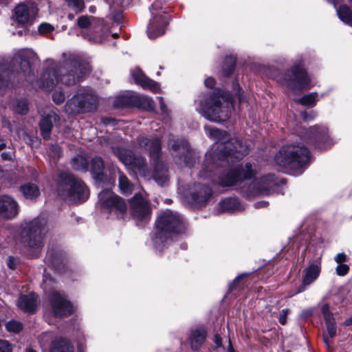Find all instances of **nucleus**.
Segmentation results:
<instances>
[{
	"label": "nucleus",
	"mask_w": 352,
	"mask_h": 352,
	"mask_svg": "<svg viewBox=\"0 0 352 352\" xmlns=\"http://www.w3.org/2000/svg\"><path fill=\"white\" fill-rule=\"evenodd\" d=\"M118 182L120 190L122 194L129 195L132 192L133 185L125 175L120 174Z\"/></svg>",
	"instance_id": "33"
},
{
	"label": "nucleus",
	"mask_w": 352,
	"mask_h": 352,
	"mask_svg": "<svg viewBox=\"0 0 352 352\" xmlns=\"http://www.w3.org/2000/svg\"><path fill=\"white\" fill-rule=\"evenodd\" d=\"M122 15L120 11H118L116 13H115L111 17V19L117 23H119L122 21Z\"/></svg>",
	"instance_id": "54"
},
{
	"label": "nucleus",
	"mask_w": 352,
	"mask_h": 352,
	"mask_svg": "<svg viewBox=\"0 0 352 352\" xmlns=\"http://www.w3.org/2000/svg\"><path fill=\"white\" fill-rule=\"evenodd\" d=\"M114 153L118 159L135 174L143 177L147 176L148 168L144 157L134 155L131 151L123 148H116Z\"/></svg>",
	"instance_id": "13"
},
{
	"label": "nucleus",
	"mask_w": 352,
	"mask_h": 352,
	"mask_svg": "<svg viewBox=\"0 0 352 352\" xmlns=\"http://www.w3.org/2000/svg\"><path fill=\"white\" fill-rule=\"evenodd\" d=\"M16 264H17L16 258H15L12 256L8 257L7 265L10 269L14 270L16 268Z\"/></svg>",
	"instance_id": "53"
},
{
	"label": "nucleus",
	"mask_w": 352,
	"mask_h": 352,
	"mask_svg": "<svg viewBox=\"0 0 352 352\" xmlns=\"http://www.w3.org/2000/svg\"><path fill=\"white\" fill-rule=\"evenodd\" d=\"M158 99H159V102H160V109H161L162 113L166 114L168 113V110L166 109V104H164L163 98L159 97Z\"/></svg>",
	"instance_id": "56"
},
{
	"label": "nucleus",
	"mask_w": 352,
	"mask_h": 352,
	"mask_svg": "<svg viewBox=\"0 0 352 352\" xmlns=\"http://www.w3.org/2000/svg\"><path fill=\"white\" fill-rule=\"evenodd\" d=\"M132 1L133 0H110L108 3L111 8L115 6H118L120 8H124L129 5Z\"/></svg>",
	"instance_id": "44"
},
{
	"label": "nucleus",
	"mask_w": 352,
	"mask_h": 352,
	"mask_svg": "<svg viewBox=\"0 0 352 352\" xmlns=\"http://www.w3.org/2000/svg\"><path fill=\"white\" fill-rule=\"evenodd\" d=\"M204 129L207 135L215 140H221L225 138L226 132L217 128L206 125Z\"/></svg>",
	"instance_id": "35"
},
{
	"label": "nucleus",
	"mask_w": 352,
	"mask_h": 352,
	"mask_svg": "<svg viewBox=\"0 0 352 352\" xmlns=\"http://www.w3.org/2000/svg\"><path fill=\"white\" fill-rule=\"evenodd\" d=\"M206 331L204 327H199L192 331L190 335L191 347L194 350L198 349L205 342Z\"/></svg>",
	"instance_id": "28"
},
{
	"label": "nucleus",
	"mask_w": 352,
	"mask_h": 352,
	"mask_svg": "<svg viewBox=\"0 0 352 352\" xmlns=\"http://www.w3.org/2000/svg\"><path fill=\"white\" fill-rule=\"evenodd\" d=\"M52 254L50 252H48L46 257V261L49 263V265H54L56 258H52Z\"/></svg>",
	"instance_id": "57"
},
{
	"label": "nucleus",
	"mask_w": 352,
	"mask_h": 352,
	"mask_svg": "<svg viewBox=\"0 0 352 352\" xmlns=\"http://www.w3.org/2000/svg\"><path fill=\"white\" fill-rule=\"evenodd\" d=\"M131 75L135 82L142 88L150 89L155 93L160 90L158 83L147 78L140 68L135 67L132 69Z\"/></svg>",
	"instance_id": "23"
},
{
	"label": "nucleus",
	"mask_w": 352,
	"mask_h": 352,
	"mask_svg": "<svg viewBox=\"0 0 352 352\" xmlns=\"http://www.w3.org/2000/svg\"><path fill=\"white\" fill-rule=\"evenodd\" d=\"M138 144L146 151L149 155L150 160L153 166V177L155 181L160 186L165 185L168 181V169L161 160L162 145L159 138H148L141 136L138 140Z\"/></svg>",
	"instance_id": "6"
},
{
	"label": "nucleus",
	"mask_w": 352,
	"mask_h": 352,
	"mask_svg": "<svg viewBox=\"0 0 352 352\" xmlns=\"http://www.w3.org/2000/svg\"><path fill=\"white\" fill-rule=\"evenodd\" d=\"M18 307L25 312L33 314L37 307V296L34 293L21 295L19 298Z\"/></svg>",
	"instance_id": "25"
},
{
	"label": "nucleus",
	"mask_w": 352,
	"mask_h": 352,
	"mask_svg": "<svg viewBox=\"0 0 352 352\" xmlns=\"http://www.w3.org/2000/svg\"><path fill=\"white\" fill-rule=\"evenodd\" d=\"M344 324L345 326H350V325H352V316L347 318L344 322Z\"/></svg>",
	"instance_id": "62"
},
{
	"label": "nucleus",
	"mask_w": 352,
	"mask_h": 352,
	"mask_svg": "<svg viewBox=\"0 0 352 352\" xmlns=\"http://www.w3.org/2000/svg\"><path fill=\"white\" fill-rule=\"evenodd\" d=\"M204 84L206 87L212 88L215 85V80L212 77H208L205 80Z\"/></svg>",
	"instance_id": "55"
},
{
	"label": "nucleus",
	"mask_w": 352,
	"mask_h": 352,
	"mask_svg": "<svg viewBox=\"0 0 352 352\" xmlns=\"http://www.w3.org/2000/svg\"><path fill=\"white\" fill-rule=\"evenodd\" d=\"M58 118V116L52 112L43 117L40 121V128L44 139H47L52 130L53 122Z\"/></svg>",
	"instance_id": "26"
},
{
	"label": "nucleus",
	"mask_w": 352,
	"mask_h": 352,
	"mask_svg": "<svg viewBox=\"0 0 352 352\" xmlns=\"http://www.w3.org/2000/svg\"><path fill=\"white\" fill-rule=\"evenodd\" d=\"M129 210L134 219L148 221L151 215V208L143 194L136 193L129 201Z\"/></svg>",
	"instance_id": "17"
},
{
	"label": "nucleus",
	"mask_w": 352,
	"mask_h": 352,
	"mask_svg": "<svg viewBox=\"0 0 352 352\" xmlns=\"http://www.w3.org/2000/svg\"><path fill=\"white\" fill-rule=\"evenodd\" d=\"M57 191L63 199L78 201L87 200L89 194L85 184L69 173L59 174Z\"/></svg>",
	"instance_id": "7"
},
{
	"label": "nucleus",
	"mask_w": 352,
	"mask_h": 352,
	"mask_svg": "<svg viewBox=\"0 0 352 352\" xmlns=\"http://www.w3.org/2000/svg\"><path fill=\"white\" fill-rule=\"evenodd\" d=\"M6 328L10 332L19 333L22 329V324L18 321L11 320L6 323Z\"/></svg>",
	"instance_id": "41"
},
{
	"label": "nucleus",
	"mask_w": 352,
	"mask_h": 352,
	"mask_svg": "<svg viewBox=\"0 0 352 352\" xmlns=\"http://www.w3.org/2000/svg\"><path fill=\"white\" fill-rule=\"evenodd\" d=\"M37 14L38 9L34 5L21 3L15 8L12 18L18 25L27 28L34 23Z\"/></svg>",
	"instance_id": "18"
},
{
	"label": "nucleus",
	"mask_w": 352,
	"mask_h": 352,
	"mask_svg": "<svg viewBox=\"0 0 352 352\" xmlns=\"http://www.w3.org/2000/svg\"><path fill=\"white\" fill-rule=\"evenodd\" d=\"M102 208L109 213H114L118 218L124 219L126 214V204L124 199L109 190H104L98 195Z\"/></svg>",
	"instance_id": "12"
},
{
	"label": "nucleus",
	"mask_w": 352,
	"mask_h": 352,
	"mask_svg": "<svg viewBox=\"0 0 352 352\" xmlns=\"http://www.w3.org/2000/svg\"><path fill=\"white\" fill-rule=\"evenodd\" d=\"M0 352H12L10 344L4 340H0Z\"/></svg>",
	"instance_id": "49"
},
{
	"label": "nucleus",
	"mask_w": 352,
	"mask_h": 352,
	"mask_svg": "<svg viewBox=\"0 0 352 352\" xmlns=\"http://www.w3.org/2000/svg\"><path fill=\"white\" fill-rule=\"evenodd\" d=\"M98 99L90 89H83L68 100L65 111L68 113H80L91 111L97 107Z\"/></svg>",
	"instance_id": "10"
},
{
	"label": "nucleus",
	"mask_w": 352,
	"mask_h": 352,
	"mask_svg": "<svg viewBox=\"0 0 352 352\" xmlns=\"http://www.w3.org/2000/svg\"><path fill=\"white\" fill-rule=\"evenodd\" d=\"M320 272V263H313L305 269V274L303 277V285H308L313 283L319 276Z\"/></svg>",
	"instance_id": "29"
},
{
	"label": "nucleus",
	"mask_w": 352,
	"mask_h": 352,
	"mask_svg": "<svg viewBox=\"0 0 352 352\" xmlns=\"http://www.w3.org/2000/svg\"><path fill=\"white\" fill-rule=\"evenodd\" d=\"M289 309H283L280 312V314L278 316V321L281 324L284 325L286 324L287 317V315L289 314Z\"/></svg>",
	"instance_id": "50"
},
{
	"label": "nucleus",
	"mask_w": 352,
	"mask_h": 352,
	"mask_svg": "<svg viewBox=\"0 0 352 352\" xmlns=\"http://www.w3.org/2000/svg\"><path fill=\"white\" fill-rule=\"evenodd\" d=\"M54 30V27L47 23H43L38 26V32L40 34H46Z\"/></svg>",
	"instance_id": "48"
},
{
	"label": "nucleus",
	"mask_w": 352,
	"mask_h": 352,
	"mask_svg": "<svg viewBox=\"0 0 352 352\" xmlns=\"http://www.w3.org/2000/svg\"><path fill=\"white\" fill-rule=\"evenodd\" d=\"M34 56V52L30 49L18 50L14 54L11 60V67L9 69L12 72H16L26 77L30 74L31 67L30 60Z\"/></svg>",
	"instance_id": "16"
},
{
	"label": "nucleus",
	"mask_w": 352,
	"mask_h": 352,
	"mask_svg": "<svg viewBox=\"0 0 352 352\" xmlns=\"http://www.w3.org/2000/svg\"><path fill=\"white\" fill-rule=\"evenodd\" d=\"M40 342L45 352H75L73 342L62 336L52 337L50 333H43Z\"/></svg>",
	"instance_id": "15"
},
{
	"label": "nucleus",
	"mask_w": 352,
	"mask_h": 352,
	"mask_svg": "<svg viewBox=\"0 0 352 352\" xmlns=\"http://www.w3.org/2000/svg\"><path fill=\"white\" fill-rule=\"evenodd\" d=\"M19 212L16 201L7 195L0 196V216L5 219L16 217Z\"/></svg>",
	"instance_id": "22"
},
{
	"label": "nucleus",
	"mask_w": 352,
	"mask_h": 352,
	"mask_svg": "<svg viewBox=\"0 0 352 352\" xmlns=\"http://www.w3.org/2000/svg\"><path fill=\"white\" fill-rule=\"evenodd\" d=\"M339 19L346 25L352 27V10L346 5H341L336 9Z\"/></svg>",
	"instance_id": "30"
},
{
	"label": "nucleus",
	"mask_w": 352,
	"mask_h": 352,
	"mask_svg": "<svg viewBox=\"0 0 352 352\" xmlns=\"http://www.w3.org/2000/svg\"><path fill=\"white\" fill-rule=\"evenodd\" d=\"M91 17H89L87 16H81L77 20L78 25L82 28L91 31V30H94L95 32V35H107V28L105 30L102 28L103 25V21H99L97 23L95 21L91 20Z\"/></svg>",
	"instance_id": "24"
},
{
	"label": "nucleus",
	"mask_w": 352,
	"mask_h": 352,
	"mask_svg": "<svg viewBox=\"0 0 352 352\" xmlns=\"http://www.w3.org/2000/svg\"><path fill=\"white\" fill-rule=\"evenodd\" d=\"M250 151L249 146L243 140L236 138L216 144L214 151L206 153L208 163L224 166L226 164L232 167L226 173L219 177V184L222 186H232L245 179H250L254 174L250 163L245 165L239 164L234 165V162L242 160Z\"/></svg>",
	"instance_id": "1"
},
{
	"label": "nucleus",
	"mask_w": 352,
	"mask_h": 352,
	"mask_svg": "<svg viewBox=\"0 0 352 352\" xmlns=\"http://www.w3.org/2000/svg\"><path fill=\"white\" fill-rule=\"evenodd\" d=\"M211 189L208 186H201L198 192L192 194V199L197 204H201L207 201L211 195Z\"/></svg>",
	"instance_id": "32"
},
{
	"label": "nucleus",
	"mask_w": 352,
	"mask_h": 352,
	"mask_svg": "<svg viewBox=\"0 0 352 352\" xmlns=\"http://www.w3.org/2000/svg\"><path fill=\"white\" fill-rule=\"evenodd\" d=\"M133 98L138 99L144 108L148 110H153L154 109L155 104L151 98L145 96H133L129 94L117 97L115 101V106L117 107L129 106L132 104Z\"/></svg>",
	"instance_id": "21"
},
{
	"label": "nucleus",
	"mask_w": 352,
	"mask_h": 352,
	"mask_svg": "<svg viewBox=\"0 0 352 352\" xmlns=\"http://www.w3.org/2000/svg\"><path fill=\"white\" fill-rule=\"evenodd\" d=\"M21 192L28 199H34L40 195L38 186L32 183H28L21 186Z\"/></svg>",
	"instance_id": "31"
},
{
	"label": "nucleus",
	"mask_w": 352,
	"mask_h": 352,
	"mask_svg": "<svg viewBox=\"0 0 352 352\" xmlns=\"http://www.w3.org/2000/svg\"><path fill=\"white\" fill-rule=\"evenodd\" d=\"M50 302L54 316L61 318L72 314L74 307L65 295L53 292L50 295Z\"/></svg>",
	"instance_id": "19"
},
{
	"label": "nucleus",
	"mask_w": 352,
	"mask_h": 352,
	"mask_svg": "<svg viewBox=\"0 0 352 352\" xmlns=\"http://www.w3.org/2000/svg\"><path fill=\"white\" fill-rule=\"evenodd\" d=\"M53 100L56 104H60L65 101V96L60 87L53 94Z\"/></svg>",
	"instance_id": "42"
},
{
	"label": "nucleus",
	"mask_w": 352,
	"mask_h": 352,
	"mask_svg": "<svg viewBox=\"0 0 352 352\" xmlns=\"http://www.w3.org/2000/svg\"><path fill=\"white\" fill-rule=\"evenodd\" d=\"M152 18L147 27V34L150 38H155L165 33L166 28L170 20L169 15L163 10H158L155 3L150 8Z\"/></svg>",
	"instance_id": "14"
},
{
	"label": "nucleus",
	"mask_w": 352,
	"mask_h": 352,
	"mask_svg": "<svg viewBox=\"0 0 352 352\" xmlns=\"http://www.w3.org/2000/svg\"><path fill=\"white\" fill-rule=\"evenodd\" d=\"M61 154V150L58 145H50L49 147V155L52 157H59Z\"/></svg>",
	"instance_id": "46"
},
{
	"label": "nucleus",
	"mask_w": 352,
	"mask_h": 352,
	"mask_svg": "<svg viewBox=\"0 0 352 352\" xmlns=\"http://www.w3.org/2000/svg\"><path fill=\"white\" fill-rule=\"evenodd\" d=\"M317 96L318 94L316 93H311L305 95L299 99V102L303 105L313 106L316 103Z\"/></svg>",
	"instance_id": "39"
},
{
	"label": "nucleus",
	"mask_w": 352,
	"mask_h": 352,
	"mask_svg": "<svg viewBox=\"0 0 352 352\" xmlns=\"http://www.w3.org/2000/svg\"><path fill=\"white\" fill-rule=\"evenodd\" d=\"M104 38L102 36H94L89 37V40L92 41L95 43H101L103 41Z\"/></svg>",
	"instance_id": "59"
},
{
	"label": "nucleus",
	"mask_w": 352,
	"mask_h": 352,
	"mask_svg": "<svg viewBox=\"0 0 352 352\" xmlns=\"http://www.w3.org/2000/svg\"><path fill=\"white\" fill-rule=\"evenodd\" d=\"M104 169V162L100 157H94L91 162V170L97 175H100Z\"/></svg>",
	"instance_id": "37"
},
{
	"label": "nucleus",
	"mask_w": 352,
	"mask_h": 352,
	"mask_svg": "<svg viewBox=\"0 0 352 352\" xmlns=\"http://www.w3.org/2000/svg\"><path fill=\"white\" fill-rule=\"evenodd\" d=\"M1 156L2 159L4 160H11V158H12V155L10 152L9 153H2Z\"/></svg>",
	"instance_id": "61"
},
{
	"label": "nucleus",
	"mask_w": 352,
	"mask_h": 352,
	"mask_svg": "<svg viewBox=\"0 0 352 352\" xmlns=\"http://www.w3.org/2000/svg\"><path fill=\"white\" fill-rule=\"evenodd\" d=\"M322 313L324 318L325 322L333 320V315L329 311V305L325 303L322 307Z\"/></svg>",
	"instance_id": "47"
},
{
	"label": "nucleus",
	"mask_w": 352,
	"mask_h": 352,
	"mask_svg": "<svg viewBox=\"0 0 352 352\" xmlns=\"http://www.w3.org/2000/svg\"><path fill=\"white\" fill-rule=\"evenodd\" d=\"M256 208L265 207L267 206V203L265 201L258 202L255 204Z\"/></svg>",
	"instance_id": "63"
},
{
	"label": "nucleus",
	"mask_w": 352,
	"mask_h": 352,
	"mask_svg": "<svg viewBox=\"0 0 352 352\" xmlns=\"http://www.w3.org/2000/svg\"><path fill=\"white\" fill-rule=\"evenodd\" d=\"M206 100H200L197 110L207 120L219 122L228 120L232 108L229 96L211 94L204 96Z\"/></svg>",
	"instance_id": "5"
},
{
	"label": "nucleus",
	"mask_w": 352,
	"mask_h": 352,
	"mask_svg": "<svg viewBox=\"0 0 352 352\" xmlns=\"http://www.w3.org/2000/svg\"><path fill=\"white\" fill-rule=\"evenodd\" d=\"M228 352H235L232 345V343H231V341L229 340V345H228Z\"/></svg>",
	"instance_id": "64"
},
{
	"label": "nucleus",
	"mask_w": 352,
	"mask_h": 352,
	"mask_svg": "<svg viewBox=\"0 0 352 352\" xmlns=\"http://www.w3.org/2000/svg\"><path fill=\"white\" fill-rule=\"evenodd\" d=\"M14 105V111L18 113L24 115L28 111V102L25 99L16 100Z\"/></svg>",
	"instance_id": "38"
},
{
	"label": "nucleus",
	"mask_w": 352,
	"mask_h": 352,
	"mask_svg": "<svg viewBox=\"0 0 352 352\" xmlns=\"http://www.w3.org/2000/svg\"><path fill=\"white\" fill-rule=\"evenodd\" d=\"M327 329L328 334L331 338H333L336 334V323L331 320L326 321Z\"/></svg>",
	"instance_id": "43"
},
{
	"label": "nucleus",
	"mask_w": 352,
	"mask_h": 352,
	"mask_svg": "<svg viewBox=\"0 0 352 352\" xmlns=\"http://www.w3.org/2000/svg\"><path fill=\"white\" fill-rule=\"evenodd\" d=\"M72 166L76 170L87 171L89 167V161L85 157L78 155L73 159Z\"/></svg>",
	"instance_id": "34"
},
{
	"label": "nucleus",
	"mask_w": 352,
	"mask_h": 352,
	"mask_svg": "<svg viewBox=\"0 0 352 352\" xmlns=\"http://www.w3.org/2000/svg\"><path fill=\"white\" fill-rule=\"evenodd\" d=\"M349 266L346 264H338L336 268V274L340 276H344L348 274Z\"/></svg>",
	"instance_id": "45"
},
{
	"label": "nucleus",
	"mask_w": 352,
	"mask_h": 352,
	"mask_svg": "<svg viewBox=\"0 0 352 352\" xmlns=\"http://www.w3.org/2000/svg\"><path fill=\"white\" fill-rule=\"evenodd\" d=\"M214 342L217 346H221V338L219 336L215 335L214 338Z\"/></svg>",
	"instance_id": "60"
},
{
	"label": "nucleus",
	"mask_w": 352,
	"mask_h": 352,
	"mask_svg": "<svg viewBox=\"0 0 352 352\" xmlns=\"http://www.w3.org/2000/svg\"><path fill=\"white\" fill-rule=\"evenodd\" d=\"M168 146L176 164L182 167L194 166L197 155L190 148L188 143L186 140H175L173 136H170Z\"/></svg>",
	"instance_id": "9"
},
{
	"label": "nucleus",
	"mask_w": 352,
	"mask_h": 352,
	"mask_svg": "<svg viewBox=\"0 0 352 352\" xmlns=\"http://www.w3.org/2000/svg\"><path fill=\"white\" fill-rule=\"evenodd\" d=\"M65 59L53 71H45L42 75L41 86L50 91L56 83L72 85L80 81L89 73L90 66L75 54H63Z\"/></svg>",
	"instance_id": "2"
},
{
	"label": "nucleus",
	"mask_w": 352,
	"mask_h": 352,
	"mask_svg": "<svg viewBox=\"0 0 352 352\" xmlns=\"http://www.w3.org/2000/svg\"><path fill=\"white\" fill-rule=\"evenodd\" d=\"M305 140L314 144L319 148H325L331 143L329 142L328 129L326 126H314L309 129L304 138Z\"/></svg>",
	"instance_id": "20"
},
{
	"label": "nucleus",
	"mask_w": 352,
	"mask_h": 352,
	"mask_svg": "<svg viewBox=\"0 0 352 352\" xmlns=\"http://www.w3.org/2000/svg\"><path fill=\"white\" fill-rule=\"evenodd\" d=\"M347 261V256L344 253H339L335 257V261L338 264H344Z\"/></svg>",
	"instance_id": "52"
},
{
	"label": "nucleus",
	"mask_w": 352,
	"mask_h": 352,
	"mask_svg": "<svg viewBox=\"0 0 352 352\" xmlns=\"http://www.w3.org/2000/svg\"><path fill=\"white\" fill-rule=\"evenodd\" d=\"M309 160V150L299 144L283 146L275 155L274 162L285 173L299 175Z\"/></svg>",
	"instance_id": "3"
},
{
	"label": "nucleus",
	"mask_w": 352,
	"mask_h": 352,
	"mask_svg": "<svg viewBox=\"0 0 352 352\" xmlns=\"http://www.w3.org/2000/svg\"><path fill=\"white\" fill-rule=\"evenodd\" d=\"M254 185H256V193L260 195H269L274 185L273 177L272 175L265 176L256 182Z\"/></svg>",
	"instance_id": "27"
},
{
	"label": "nucleus",
	"mask_w": 352,
	"mask_h": 352,
	"mask_svg": "<svg viewBox=\"0 0 352 352\" xmlns=\"http://www.w3.org/2000/svg\"><path fill=\"white\" fill-rule=\"evenodd\" d=\"M185 230L183 217L177 212L166 210L158 217L153 237L156 247L166 243L175 234L181 233Z\"/></svg>",
	"instance_id": "4"
},
{
	"label": "nucleus",
	"mask_w": 352,
	"mask_h": 352,
	"mask_svg": "<svg viewBox=\"0 0 352 352\" xmlns=\"http://www.w3.org/2000/svg\"><path fill=\"white\" fill-rule=\"evenodd\" d=\"M236 199L234 198H228L220 202V207L223 210H231L235 208Z\"/></svg>",
	"instance_id": "40"
},
{
	"label": "nucleus",
	"mask_w": 352,
	"mask_h": 352,
	"mask_svg": "<svg viewBox=\"0 0 352 352\" xmlns=\"http://www.w3.org/2000/svg\"><path fill=\"white\" fill-rule=\"evenodd\" d=\"M279 80L292 90L308 89L312 86L311 79L307 74L301 61L294 64L285 73L283 79Z\"/></svg>",
	"instance_id": "11"
},
{
	"label": "nucleus",
	"mask_w": 352,
	"mask_h": 352,
	"mask_svg": "<svg viewBox=\"0 0 352 352\" xmlns=\"http://www.w3.org/2000/svg\"><path fill=\"white\" fill-rule=\"evenodd\" d=\"M227 61L230 63L228 69L225 70V74L229 76L234 70L235 65V58L232 56L227 58Z\"/></svg>",
	"instance_id": "51"
},
{
	"label": "nucleus",
	"mask_w": 352,
	"mask_h": 352,
	"mask_svg": "<svg viewBox=\"0 0 352 352\" xmlns=\"http://www.w3.org/2000/svg\"><path fill=\"white\" fill-rule=\"evenodd\" d=\"M244 275L237 276L230 285V289H232L236 284L243 277Z\"/></svg>",
	"instance_id": "58"
},
{
	"label": "nucleus",
	"mask_w": 352,
	"mask_h": 352,
	"mask_svg": "<svg viewBox=\"0 0 352 352\" xmlns=\"http://www.w3.org/2000/svg\"><path fill=\"white\" fill-rule=\"evenodd\" d=\"M69 9L75 14L81 12L85 9V3L83 0H65Z\"/></svg>",
	"instance_id": "36"
},
{
	"label": "nucleus",
	"mask_w": 352,
	"mask_h": 352,
	"mask_svg": "<svg viewBox=\"0 0 352 352\" xmlns=\"http://www.w3.org/2000/svg\"><path fill=\"white\" fill-rule=\"evenodd\" d=\"M45 221L40 218L25 221L21 225L20 237L21 242L32 249H39L43 246L42 229Z\"/></svg>",
	"instance_id": "8"
}]
</instances>
